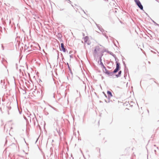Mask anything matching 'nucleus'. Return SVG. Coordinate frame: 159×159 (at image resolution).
Segmentation results:
<instances>
[{
    "mask_svg": "<svg viewBox=\"0 0 159 159\" xmlns=\"http://www.w3.org/2000/svg\"><path fill=\"white\" fill-rule=\"evenodd\" d=\"M134 1L140 8L141 10H143V7L139 1V0H134Z\"/></svg>",
    "mask_w": 159,
    "mask_h": 159,
    "instance_id": "f257e3e1",
    "label": "nucleus"
},
{
    "mask_svg": "<svg viewBox=\"0 0 159 159\" xmlns=\"http://www.w3.org/2000/svg\"><path fill=\"white\" fill-rule=\"evenodd\" d=\"M102 70L105 73H106V74L107 75H110V72H109L106 68L104 66V65L102 64Z\"/></svg>",
    "mask_w": 159,
    "mask_h": 159,
    "instance_id": "f03ea898",
    "label": "nucleus"
},
{
    "mask_svg": "<svg viewBox=\"0 0 159 159\" xmlns=\"http://www.w3.org/2000/svg\"><path fill=\"white\" fill-rule=\"evenodd\" d=\"M120 66L119 65L118 63H117L116 64V69L114 70V73H116L119 70V69Z\"/></svg>",
    "mask_w": 159,
    "mask_h": 159,
    "instance_id": "7ed1b4c3",
    "label": "nucleus"
},
{
    "mask_svg": "<svg viewBox=\"0 0 159 159\" xmlns=\"http://www.w3.org/2000/svg\"><path fill=\"white\" fill-rule=\"evenodd\" d=\"M61 50L64 52H65L66 49L64 47V45L63 43H61Z\"/></svg>",
    "mask_w": 159,
    "mask_h": 159,
    "instance_id": "20e7f679",
    "label": "nucleus"
},
{
    "mask_svg": "<svg viewBox=\"0 0 159 159\" xmlns=\"http://www.w3.org/2000/svg\"><path fill=\"white\" fill-rule=\"evenodd\" d=\"M99 48L98 47H97L95 48L94 51V53L95 54L97 53V52L99 50Z\"/></svg>",
    "mask_w": 159,
    "mask_h": 159,
    "instance_id": "39448f33",
    "label": "nucleus"
},
{
    "mask_svg": "<svg viewBox=\"0 0 159 159\" xmlns=\"http://www.w3.org/2000/svg\"><path fill=\"white\" fill-rule=\"evenodd\" d=\"M107 94L108 95V97L109 98H111L112 96V95L111 92L110 91H107Z\"/></svg>",
    "mask_w": 159,
    "mask_h": 159,
    "instance_id": "423d86ee",
    "label": "nucleus"
},
{
    "mask_svg": "<svg viewBox=\"0 0 159 159\" xmlns=\"http://www.w3.org/2000/svg\"><path fill=\"white\" fill-rule=\"evenodd\" d=\"M89 39V38L86 36L84 38V41L85 42H87Z\"/></svg>",
    "mask_w": 159,
    "mask_h": 159,
    "instance_id": "0eeeda50",
    "label": "nucleus"
},
{
    "mask_svg": "<svg viewBox=\"0 0 159 159\" xmlns=\"http://www.w3.org/2000/svg\"><path fill=\"white\" fill-rule=\"evenodd\" d=\"M121 71H119V73H118L119 75H120L121 73Z\"/></svg>",
    "mask_w": 159,
    "mask_h": 159,
    "instance_id": "6e6552de",
    "label": "nucleus"
}]
</instances>
